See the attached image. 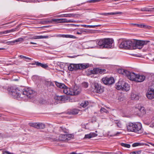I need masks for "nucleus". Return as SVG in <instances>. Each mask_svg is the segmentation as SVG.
<instances>
[{
  "mask_svg": "<svg viewBox=\"0 0 154 154\" xmlns=\"http://www.w3.org/2000/svg\"><path fill=\"white\" fill-rule=\"evenodd\" d=\"M8 90L9 94L11 95L13 98L17 99L20 97L21 98L22 91L18 88L11 87L8 88Z\"/></svg>",
  "mask_w": 154,
  "mask_h": 154,
  "instance_id": "1",
  "label": "nucleus"
},
{
  "mask_svg": "<svg viewBox=\"0 0 154 154\" xmlns=\"http://www.w3.org/2000/svg\"><path fill=\"white\" fill-rule=\"evenodd\" d=\"M35 93L31 88H28L24 89L21 94V98H25V99L29 98H32Z\"/></svg>",
  "mask_w": 154,
  "mask_h": 154,
  "instance_id": "2",
  "label": "nucleus"
},
{
  "mask_svg": "<svg viewBox=\"0 0 154 154\" xmlns=\"http://www.w3.org/2000/svg\"><path fill=\"white\" fill-rule=\"evenodd\" d=\"M116 88L118 90L121 89L126 91H129L130 88V85L124 81H119L116 84Z\"/></svg>",
  "mask_w": 154,
  "mask_h": 154,
  "instance_id": "3",
  "label": "nucleus"
},
{
  "mask_svg": "<svg viewBox=\"0 0 154 154\" xmlns=\"http://www.w3.org/2000/svg\"><path fill=\"white\" fill-rule=\"evenodd\" d=\"M146 95L149 99H152L154 98V81H152Z\"/></svg>",
  "mask_w": 154,
  "mask_h": 154,
  "instance_id": "4",
  "label": "nucleus"
},
{
  "mask_svg": "<svg viewBox=\"0 0 154 154\" xmlns=\"http://www.w3.org/2000/svg\"><path fill=\"white\" fill-rule=\"evenodd\" d=\"M132 45V42L131 41H124L122 42L119 45L121 48L125 49H130Z\"/></svg>",
  "mask_w": 154,
  "mask_h": 154,
  "instance_id": "5",
  "label": "nucleus"
},
{
  "mask_svg": "<svg viewBox=\"0 0 154 154\" xmlns=\"http://www.w3.org/2000/svg\"><path fill=\"white\" fill-rule=\"evenodd\" d=\"M102 81L105 85H112L115 82L114 79L112 77L103 78L102 79Z\"/></svg>",
  "mask_w": 154,
  "mask_h": 154,
  "instance_id": "6",
  "label": "nucleus"
},
{
  "mask_svg": "<svg viewBox=\"0 0 154 154\" xmlns=\"http://www.w3.org/2000/svg\"><path fill=\"white\" fill-rule=\"evenodd\" d=\"M134 133L141 134L143 131V129L142 128V125L140 123H135Z\"/></svg>",
  "mask_w": 154,
  "mask_h": 154,
  "instance_id": "7",
  "label": "nucleus"
},
{
  "mask_svg": "<svg viewBox=\"0 0 154 154\" xmlns=\"http://www.w3.org/2000/svg\"><path fill=\"white\" fill-rule=\"evenodd\" d=\"M92 74H95L99 73L100 74H104L106 72L105 69H100L99 68H94L93 70L91 71Z\"/></svg>",
  "mask_w": 154,
  "mask_h": 154,
  "instance_id": "8",
  "label": "nucleus"
},
{
  "mask_svg": "<svg viewBox=\"0 0 154 154\" xmlns=\"http://www.w3.org/2000/svg\"><path fill=\"white\" fill-rule=\"evenodd\" d=\"M93 88L95 92L97 93H101L104 91L103 87L97 83H94L93 84Z\"/></svg>",
  "mask_w": 154,
  "mask_h": 154,
  "instance_id": "9",
  "label": "nucleus"
},
{
  "mask_svg": "<svg viewBox=\"0 0 154 154\" xmlns=\"http://www.w3.org/2000/svg\"><path fill=\"white\" fill-rule=\"evenodd\" d=\"M149 42V41H141L139 40L137 42L135 46L139 49H141L143 48V46Z\"/></svg>",
  "mask_w": 154,
  "mask_h": 154,
  "instance_id": "10",
  "label": "nucleus"
},
{
  "mask_svg": "<svg viewBox=\"0 0 154 154\" xmlns=\"http://www.w3.org/2000/svg\"><path fill=\"white\" fill-rule=\"evenodd\" d=\"M105 48H111L113 42V39L111 38H105Z\"/></svg>",
  "mask_w": 154,
  "mask_h": 154,
  "instance_id": "11",
  "label": "nucleus"
},
{
  "mask_svg": "<svg viewBox=\"0 0 154 154\" xmlns=\"http://www.w3.org/2000/svg\"><path fill=\"white\" fill-rule=\"evenodd\" d=\"M78 64L71 63L68 66V69L70 71H75L79 69Z\"/></svg>",
  "mask_w": 154,
  "mask_h": 154,
  "instance_id": "12",
  "label": "nucleus"
},
{
  "mask_svg": "<svg viewBox=\"0 0 154 154\" xmlns=\"http://www.w3.org/2000/svg\"><path fill=\"white\" fill-rule=\"evenodd\" d=\"M137 75L136 74L133 72H130L129 71V73L127 74L126 76L130 80L135 81V79H136Z\"/></svg>",
  "mask_w": 154,
  "mask_h": 154,
  "instance_id": "13",
  "label": "nucleus"
},
{
  "mask_svg": "<svg viewBox=\"0 0 154 154\" xmlns=\"http://www.w3.org/2000/svg\"><path fill=\"white\" fill-rule=\"evenodd\" d=\"M135 123L130 122L127 125V130L128 131L134 132Z\"/></svg>",
  "mask_w": 154,
  "mask_h": 154,
  "instance_id": "14",
  "label": "nucleus"
},
{
  "mask_svg": "<svg viewBox=\"0 0 154 154\" xmlns=\"http://www.w3.org/2000/svg\"><path fill=\"white\" fill-rule=\"evenodd\" d=\"M81 89L76 86H75L72 90L71 95H75L79 94L81 92Z\"/></svg>",
  "mask_w": 154,
  "mask_h": 154,
  "instance_id": "15",
  "label": "nucleus"
},
{
  "mask_svg": "<svg viewBox=\"0 0 154 154\" xmlns=\"http://www.w3.org/2000/svg\"><path fill=\"white\" fill-rule=\"evenodd\" d=\"M97 42L100 48H105V38L101 39L99 41H97Z\"/></svg>",
  "mask_w": 154,
  "mask_h": 154,
  "instance_id": "16",
  "label": "nucleus"
},
{
  "mask_svg": "<svg viewBox=\"0 0 154 154\" xmlns=\"http://www.w3.org/2000/svg\"><path fill=\"white\" fill-rule=\"evenodd\" d=\"M145 79V77L143 75H137L135 81L137 82H143Z\"/></svg>",
  "mask_w": 154,
  "mask_h": 154,
  "instance_id": "17",
  "label": "nucleus"
},
{
  "mask_svg": "<svg viewBox=\"0 0 154 154\" xmlns=\"http://www.w3.org/2000/svg\"><path fill=\"white\" fill-rule=\"evenodd\" d=\"M72 90V89H70L66 86L63 89V92L66 94L71 95Z\"/></svg>",
  "mask_w": 154,
  "mask_h": 154,
  "instance_id": "18",
  "label": "nucleus"
},
{
  "mask_svg": "<svg viewBox=\"0 0 154 154\" xmlns=\"http://www.w3.org/2000/svg\"><path fill=\"white\" fill-rule=\"evenodd\" d=\"M32 65H35L37 66H40L45 69H46L48 67V66L47 64L42 63L38 62H35L34 63H32Z\"/></svg>",
  "mask_w": 154,
  "mask_h": 154,
  "instance_id": "19",
  "label": "nucleus"
},
{
  "mask_svg": "<svg viewBox=\"0 0 154 154\" xmlns=\"http://www.w3.org/2000/svg\"><path fill=\"white\" fill-rule=\"evenodd\" d=\"M54 99L55 100L61 101H64L66 100V97L63 95L61 96H56L54 97Z\"/></svg>",
  "mask_w": 154,
  "mask_h": 154,
  "instance_id": "20",
  "label": "nucleus"
},
{
  "mask_svg": "<svg viewBox=\"0 0 154 154\" xmlns=\"http://www.w3.org/2000/svg\"><path fill=\"white\" fill-rule=\"evenodd\" d=\"M97 135V134L91 132L89 134L85 135L84 138L89 139L96 137Z\"/></svg>",
  "mask_w": 154,
  "mask_h": 154,
  "instance_id": "21",
  "label": "nucleus"
},
{
  "mask_svg": "<svg viewBox=\"0 0 154 154\" xmlns=\"http://www.w3.org/2000/svg\"><path fill=\"white\" fill-rule=\"evenodd\" d=\"M79 66V69H86L89 67L90 65L88 63L85 64H78Z\"/></svg>",
  "mask_w": 154,
  "mask_h": 154,
  "instance_id": "22",
  "label": "nucleus"
},
{
  "mask_svg": "<svg viewBox=\"0 0 154 154\" xmlns=\"http://www.w3.org/2000/svg\"><path fill=\"white\" fill-rule=\"evenodd\" d=\"M118 72L120 74H122L123 75H127V74L129 73V71L126 69H120L118 70Z\"/></svg>",
  "mask_w": 154,
  "mask_h": 154,
  "instance_id": "23",
  "label": "nucleus"
},
{
  "mask_svg": "<svg viewBox=\"0 0 154 154\" xmlns=\"http://www.w3.org/2000/svg\"><path fill=\"white\" fill-rule=\"evenodd\" d=\"M59 36L60 37H63V38H77L72 35H65V34H60L59 35Z\"/></svg>",
  "mask_w": 154,
  "mask_h": 154,
  "instance_id": "24",
  "label": "nucleus"
},
{
  "mask_svg": "<svg viewBox=\"0 0 154 154\" xmlns=\"http://www.w3.org/2000/svg\"><path fill=\"white\" fill-rule=\"evenodd\" d=\"M59 130L60 133L64 132L66 133H68L69 130L63 126L60 127L59 128Z\"/></svg>",
  "mask_w": 154,
  "mask_h": 154,
  "instance_id": "25",
  "label": "nucleus"
},
{
  "mask_svg": "<svg viewBox=\"0 0 154 154\" xmlns=\"http://www.w3.org/2000/svg\"><path fill=\"white\" fill-rule=\"evenodd\" d=\"M55 84L57 87L62 88L63 90L66 86L64 84L59 83L56 82H55Z\"/></svg>",
  "mask_w": 154,
  "mask_h": 154,
  "instance_id": "26",
  "label": "nucleus"
},
{
  "mask_svg": "<svg viewBox=\"0 0 154 154\" xmlns=\"http://www.w3.org/2000/svg\"><path fill=\"white\" fill-rule=\"evenodd\" d=\"M48 38V36H35L32 37L31 39H42L43 38Z\"/></svg>",
  "mask_w": 154,
  "mask_h": 154,
  "instance_id": "27",
  "label": "nucleus"
},
{
  "mask_svg": "<svg viewBox=\"0 0 154 154\" xmlns=\"http://www.w3.org/2000/svg\"><path fill=\"white\" fill-rule=\"evenodd\" d=\"M131 25H134V26H136L140 28H144V27H146L147 28H149V27H150L151 26H148L146 25H143V24H136V23H131Z\"/></svg>",
  "mask_w": 154,
  "mask_h": 154,
  "instance_id": "28",
  "label": "nucleus"
},
{
  "mask_svg": "<svg viewBox=\"0 0 154 154\" xmlns=\"http://www.w3.org/2000/svg\"><path fill=\"white\" fill-rule=\"evenodd\" d=\"M131 98L132 100H138L139 99V96L138 95L135 94L134 93H131Z\"/></svg>",
  "mask_w": 154,
  "mask_h": 154,
  "instance_id": "29",
  "label": "nucleus"
},
{
  "mask_svg": "<svg viewBox=\"0 0 154 154\" xmlns=\"http://www.w3.org/2000/svg\"><path fill=\"white\" fill-rule=\"evenodd\" d=\"M140 10L142 11H153V10H152V8H149L146 7L141 8L140 9Z\"/></svg>",
  "mask_w": 154,
  "mask_h": 154,
  "instance_id": "30",
  "label": "nucleus"
},
{
  "mask_svg": "<svg viewBox=\"0 0 154 154\" xmlns=\"http://www.w3.org/2000/svg\"><path fill=\"white\" fill-rule=\"evenodd\" d=\"M52 22H54L57 23H61V22H60V19H52L51 20L47 21H45V22H49V23H51Z\"/></svg>",
  "mask_w": 154,
  "mask_h": 154,
  "instance_id": "31",
  "label": "nucleus"
},
{
  "mask_svg": "<svg viewBox=\"0 0 154 154\" xmlns=\"http://www.w3.org/2000/svg\"><path fill=\"white\" fill-rule=\"evenodd\" d=\"M45 127V125L44 124L42 123H38L37 128L38 129H43Z\"/></svg>",
  "mask_w": 154,
  "mask_h": 154,
  "instance_id": "32",
  "label": "nucleus"
},
{
  "mask_svg": "<svg viewBox=\"0 0 154 154\" xmlns=\"http://www.w3.org/2000/svg\"><path fill=\"white\" fill-rule=\"evenodd\" d=\"M139 110L141 113V115H144L146 113V110L144 107L143 106L141 107Z\"/></svg>",
  "mask_w": 154,
  "mask_h": 154,
  "instance_id": "33",
  "label": "nucleus"
},
{
  "mask_svg": "<svg viewBox=\"0 0 154 154\" xmlns=\"http://www.w3.org/2000/svg\"><path fill=\"white\" fill-rule=\"evenodd\" d=\"M88 102L87 101H83L80 104V105L83 107H85L88 105Z\"/></svg>",
  "mask_w": 154,
  "mask_h": 154,
  "instance_id": "34",
  "label": "nucleus"
},
{
  "mask_svg": "<svg viewBox=\"0 0 154 154\" xmlns=\"http://www.w3.org/2000/svg\"><path fill=\"white\" fill-rule=\"evenodd\" d=\"M100 25H81V26H83L85 27H89V28H95V27L100 26Z\"/></svg>",
  "mask_w": 154,
  "mask_h": 154,
  "instance_id": "35",
  "label": "nucleus"
},
{
  "mask_svg": "<svg viewBox=\"0 0 154 154\" xmlns=\"http://www.w3.org/2000/svg\"><path fill=\"white\" fill-rule=\"evenodd\" d=\"M24 39L23 38H19L13 41L12 42H12L13 43H15L16 42H21L23 41Z\"/></svg>",
  "mask_w": 154,
  "mask_h": 154,
  "instance_id": "36",
  "label": "nucleus"
},
{
  "mask_svg": "<svg viewBox=\"0 0 154 154\" xmlns=\"http://www.w3.org/2000/svg\"><path fill=\"white\" fill-rule=\"evenodd\" d=\"M61 136H63L64 137H66L67 139H71L73 137V135L70 134H66L64 135H62Z\"/></svg>",
  "mask_w": 154,
  "mask_h": 154,
  "instance_id": "37",
  "label": "nucleus"
},
{
  "mask_svg": "<svg viewBox=\"0 0 154 154\" xmlns=\"http://www.w3.org/2000/svg\"><path fill=\"white\" fill-rule=\"evenodd\" d=\"M65 134H61L59 136V139L61 141H63V140H65L66 139H67L66 137H64L63 136H61L62 135H65Z\"/></svg>",
  "mask_w": 154,
  "mask_h": 154,
  "instance_id": "38",
  "label": "nucleus"
},
{
  "mask_svg": "<svg viewBox=\"0 0 154 154\" xmlns=\"http://www.w3.org/2000/svg\"><path fill=\"white\" fill-rule=\"evenodd\" d=\"M100 112L101 113H103V112H105L106 113H108L109 112L104 107L101 108Z\"/></svg>",
  "mask_w": 154,
  "mask_h": 154,
  "instance_id": "39",
  "label": "nucleus"
},
{
  "mask_svg": "<svg viewBox=\"0 0 154 154\" xmlns=\"http://www.w3.org/2000/svg\"><path fill=\"white\" fill-rule=\"evenodd\" d=\"M87 32V31L85 30H81L77 32L76 33L77 34L81 35L82 33L85 34Z\"/></svg>",
  "mask_w": 154,
  "mask_h": 154,
  "instance_id": "40",
  "label": "nucleus"
},
{
  "mask_svg": "<svg viewBox=\"0 0 154 154\" xmlns=\"http://www.w3.org/2000/svg\"><path fill=\"white\" fill-rule=\"evenodd\" d=\"M37 123H29V125L32 127L37 128V125H38Z\"/></svg>",
  "mask_w": 154,
  "mask_h": 154,
  "instance_id": "41",
  "label": "nucleus"
},
{
  "mask_svg": "<svg viewBox=\"0 0 154 154\" xmlns=\"http://www.w3.org/2000/svg\"><path fill=\"white\" fill-rule=\"evenodd\" d=\"M121 145L122 146L127 148H129L131 146L130 144L123 143H122L121 144Z\"/></svg>",
  "mask_w": 154,
  "mask_h": 154,
  "instance_id": "42",
  "label": "nucleus"
},
{
  "mask_svg": "<svg viewBox=\"0 0 154 154\" xmlns=\"http://www.w3.org/2000/svg\"><path fill=\"white\" fill-rule=\"evenodd\" d=\"M71 112L73 115H76L78 113L79 110L76 109H73L72 111Z\"/></svg>",
  "mask_w": 154,
  "mask_h": 154,
  "instance_id": "43",
  "label": "nucleus"
},
{
  "mask_svg": "<svg viewBox=\"0 0 154 154\" xmlns=\"http://www.w3.org/2000/svg\"><path fill=\"white\" fill-rule=\"evenodd\" d=\"M122 13V12H111L107 13V15H115L117 14H121Z\"/></svg>",
  "mask_w": 154,
  "mask_h": 154,
  "instance_id": "44",
  "label": "nucleus"
},
{
  "mask_svg": "<svg viewBox=\"0 0 154 154\" xmlns=\"http://www.w3.org/2000/svg\"><path fill=\"white\" fill-rule=\"evenodd\" d=\"M46 85L48 87H50L51 86H54V84L51 82H46Z\"/></svg>",
  "mask_w": 154,
  "mask_h": 154,
  "instance_id": "45",
  "label": "nucleus"
},
{
  "mask_svg": "<svg viewBox=\"0 0 154 154\" xmlns=\"http://www.w3.org/2000/svg\"><path fill=\"white\" fill-rule=\"evenodd\" d=\"M142 143H136L133 144L132 146L133 147H136L138 146H141L142 145Z\"/></svg>",
  "mask_w": 154,
  "mask_h": 154,
  "instance_id": "46",
  "label": "nucleus"
},
{
  "mask_svg": "<svg viewBox=\"0 0 154 154\" xmlns=\"http://www.w3.org/2000/svg\"><path fill=\"white\" fill-rule=\"evenodd\" d=\"M82 86L85 88H87L88 86V84L87 82H84L82 83Z\"/></svg>",
  "mask_w": 154,
  "mask_h": 154,
  "instance_id": "47",
  "label": "nucleus"
},
{
  "mask_svg": "<svg viewBox=\"0 0 154 154\" xmlns=\"http://www.w3.org/2000/svg\"><path fill=\"white\" fill-rule=\"evenodd\" d=\"M60 20L61 23H68V20L67 19L61 18Z\"/></svg>",
  "mask_w": 154,
  "mask_h": 154,
  "instance_id": "48",
  "label": "nucleus"
},
{
  "mask_svg": "<svg viewBox=\"0 0 154 154\" xmlns=\"http://www.w3.org/2000/svg\"><path fill=\"white\" fill-rule=\"evenodd\" d=\"M116 123L118 127L120 128H122V125L119 122H118L117 121Z\"/></svg>",
  "mask_w": 154,
  "mask_h": 154,
  "instance_id": "49",
  "label": "nucleus"
},
{
  "mask_svg": "<svg viewBox=\"0 0 154 154\" xmlns=\"http://www.w3.org/2000/svg\"><path fill=\"white\" fill-rule=\"evenodd\" d=\"M67 17H75L76 14H67Z\"/></svg>",
  "mask_w": 154,
  "mask_h": 154,
  "instance_id": "50",
  "label": "nucleus"
},
{
  "mask_svg": "<svg viewBox=\"0 0 154 154\" xmlns=\"http://www.w3.org/2000/svg\"><path fill=\"white\" fill-rule=\"evenodd\" d=\"M20 57H21V58H25L26 59H28V60H32V59L30 58H29L28 57H26V56H24L23 55H20Z\"/></svg>",
  "mask_w": 154,
  "mask_h": 154,
  "instance_id": "51",
  "label": "nucleus"
},
{
  "mask_svg": "<svg viewBox=\"0 0 154 154\" xmlns=\"http://www.w3.org/2000/svg\"><path fill=\"white\" fill-rule=\"evenodd\" d=\"M150 123V127L153 128L154 126V120H153Z\"/></svg>",
  "mask_w": 154,
  "mask_h": 154,
  "instance_id": "52",
  "label": "nucleus"
},
{
  "mask_svg": "<svg viewBox=\"0 0 154 154\" xmlns=\"http://www.w3.org/2000/svg\"><path fill=\"white\" fill-rule=\"evenodd\" d=\"M10 32V31H8V30H6L5 31H4L1 32V33L2 34H6L8 33H9Z\"/></svg>",
  "mask_w": 154,
  "mask_h": 154,
  "instance_id": "53",
  "label": "nucleus"
},
{
  "mask_svg": "<svg viewBox=\"0 0 154 154\" xmlns=\"http://www.w3.org/2000/svg\"><path fill=\"white\" fill-rule=\"evenodd\" d=\"M71 25L73 26H75V27H78L80 26H81V25H77V24H71Z\"/></svg>",
  "mask_w": 154,
  "mask_h": 154,
  "instance_id": "54",
  "label": "nucleus"
},
{
  "mask_svg": "<svg viewBox=\"0 0 154 154\" xmlns=\"http://www.w3.org/2000/svg\"><path fill=\"white\" fill-rule=\"evenodd\" d=\"M99 0H92L90 1V2H98Z\"/></svg>",
  "mask_w": 154,
  "mask_h": 154,
  "instance_id": "55",
  "label": "nucleus"
},
{
  "mask_svg": "<svg viewBox=\"0 0 154 154\" xmlns=\"http://www.w3.org/2000/svg\"><path fill=\"white\" fill-rule=\"evenodd\" d=\"M75 22V20H68V23H74Z\"/></svg>",
  "mask_w": 154,
  "mask_h": 154,
  "instance_id": "56",
  "label": "nucleus"
},
{
  "mask_svg": "<svg viewBox=\"0 0 154 154\" xmlns=\"http://www.w3.org/2000/svg\"><path fill=\"white\" fill-rule=\"evenodd\" d=\"M100 14V15H105V16L108 15H107V13H102Z\"/></svg>",
  "mask_w": 154,
  "mask_h": 154,
  "instance_id": "57",
  "label": "nucleus"
},
{
  "mask_svg": "<svg viewBox=\"0 0 154 154\" xmlns=\"http://www.w3.org/2000/svg\"><path fill=\"white\" fill-rule=\"evenodd\" d=\"M8 31H10L9 33L14 32L15 31V29H13L11 30H8Z\"/></svg>",
  "mask_w": 154,
  "mask_h": 154,
  "instance_id": "58",
  "label": "nucleus"
},
{
  "mask_svg": "<svg viewBox=\"0 0 154 154\" xmlns=\"http://www.w3.org/2000/svg\"><path fill=\"white\" fill-rule=\"evenodd\" d=\"M135 152L136 153V154H140L141 151H139Z\"/></svg>",
  "mask_w": 154,
  "mask_h": 154,
  "instance_id": "59",
  "label": "nucleus"
},
{
  "mask_svg": "<svg viewBox=\"0 0 154 154\" xmlns=\"http://www.w3.org/2000/svg\"><path fill=\"white\" fill-rule=\"evenodd\" d=\"M67 14H62L61 15V17H67Z\"/></svg>",
  "mask_w": 154,
  "mask_h": 154,
  "instance_id": "60",
  "label": "nucleus"
},
{
  "mask_svg": "<svg viewBox=\"0 0 154 154\" xmlns=\"http://www.w3.org/2000/svg\"><path fill=\"white\" fill-rule=\"evenodd\" d=\"M144 123L146 125H149V122H146V121H144Z\"/></svg>",
  "mask_w": 154,
  "mask_h": 154,
  "instance_id": "61",
  "label": "nucleus"
},
{
  "mask_svg": "<svg viewBox=\"0 0 154 154\" xmlns=\"http://www.w3.org/2000/svg\"><path fill=\"white\" fill-rule=\"evenodd\" d=\"M68 154H76V153L75 152H70V153H68Z\"/></svg>",
  "mask_w": 154,
  "mask_h": 154,
  "instance_id": "62",
  "label": "nucleus"
},
{
  "mask_svg": "<svg viewBox=\"0 0 154 154\" xmlns=\"http://www.w3.org/2000/svg\"><path fill=\"white\" fill-rule=\"evenodd\" d=\"M30 44H34V45H36V44H37L36 43H35V42H30Z\"/></svg>",
  "mask_w": 154,
  "mask_h": 154,
  "instance_id": "63",
  "label": "nucleus"
},
{
  "mask_svg": "<svg viewBox=\"0 0 154 154\" xmlns=\"http://www.w3.org/2000/svg\"><path fill=\"white\" fill-rule=\"evenodd\" d=\"M130 154H136L135 152H133L130 153Z\"/></svg>",
  "mask_w": 154,
  "mask_h": 154,
  "instance_id": "64",
  "label": "nucleus"
}]
</instances>
